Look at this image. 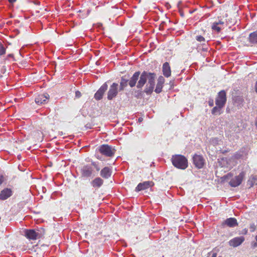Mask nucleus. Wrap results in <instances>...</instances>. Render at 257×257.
I'll return each mask as SVG.
<instances>
[{
	"mask_svg": "<svg viewBox=\"0 0 257 257\" xmlns=\"http://www.w3.org/2000/svg\"><path fill=\"white\" fill-rule=\"evenodd\" d=\"M155 77L156 74L154 73L144 71L141 73L140 71H137L128 80V85L131 87L136 85L137 88L142 89L148 81L144 91L147 94H150L154 90Z\"/></svg>",
	"mask_w": 257,
	"mask_h": 257,
	"instance_id": "1",
	"label": "nucleus"
},
{
	"mask_svg": "<svg viewBox=\"0 0 257 257\" xmlns=\"http://www.w3.org/2000/svg\"><path fill=\"white\" fill-rule=\"evenodd\" d=\"M171 162L174 167L181 170H185L188 166L187 158L181 155H173Z\"/></svg>",
	"mask_w": 257,
	"mask_h": 257,
	"instance_id": "2",
	"label": "nucleus"
},
{
	"mask_svg": "<svg viewBox=\"0 0 257 257\" xmlns=\"http://www.w3.org/2000/svg\"><path fill=\"white\" fill-rule=\"evenodd\" d=\"M100 153L107 157H112L114 156L115 150L108 145H102L98 149Z\"/></svg>",
	"mask_w": 257,
	"mask_h": 257,
	"instance_id": "3",
	"label": "nucleus"
},
{
	"mask_svg": "<svg viewBox=\"0 0 257 257\" xmlns=\"http://www.w3.org/2000/svg\"><path fill=\"white\" fill-rule=\"evenodd\" d=\"M118 84L116 83H113L109 87V90L107 93V98L109 100H112L115 98L118 92Z\"/></svg>",
	"mask_w": 257,
	"mask_h": 257,
	"instance_id": "4",
	"label": "nucleus"
},
{
	"mask_svg": "<svg viewBox=\"0 0 257 257\" xmlns=\"http://www.w3.org/2000/svg\"><path fill=\"white\" fill-rule=\"evenodd\" d=\"M226 93L224 90L220 91L216 98L215 104L221 107H224L226 102Z\"/></svg>",
	"mask_w": 257,
	"mask_h": 257,
	"instance_id": "5",
	"label": "nucleus"
},
{
	"mask_svg": "<svg viewBox=\"0 0 257 257\" xmlns=\"http://www.w3.org/2000/svg\"><path fill=\"white\" fill-rule=\"evenodd\" d=\"M244 176L245 173L244 172H241L238 175L230 180L229 182V185L233 187L239 186L241 183Z\"/></svg>",
	"mask_w": 257,
	"mask_h": 257,
	"instance_id": "6",
	"label": "nucleus"
},
{
	"mask_svg": "<svg viewBox=\"0 0 257 257\" xmlns=\"http://www.w3.org/2000/svg\"><path fill=\"white\" fill-rule=\"evenodd\" d=\"M193 162L195 167L198 169L202 168L205 164V160L201 155L195 154L192 157Z\"/></svg>",
	"mask_w": 257,
	"mask_h": 257,
	"instance_id": "7",
	"label": "nucleus"
},
{
	"mask_svg": "<svg viewBox=\"0 0 257 257\" xmlns=\"http://www.w3.org/2000/svg\"><path fill=\"white\" fill-rule=\"evenodd\" d=\"M80 172L82 177L88 178L91 176L94 171L92 166L87 164L81 168Z\"/></svg>",
	"mask_w": 257,
	"mask_h": 257,
	"instance_id": "8",
	"label": "nucleus"
},
{
	"mask_svg": "<svg viewBox=\"0 0 257 257\" xmlns=\"http://www.w3.org/2000/svg\"><path fill=\"white\" fill-rule=\"evenodd\" d=\"M26 237L32 240H35L41 236V233L39 231H36L34 229H26L25 230Z\"/></svg>",
	"mask_w": 257,
	"mask_h": 257,
	"instance_id": "9",
	"label": "nucleus"
},
{
	"mask_svg": "<svg viewBox=\"0 0 257 257\" xmlns=\"http://www.w3.org/2000/svg\"><path fill=\"white\" fill-rule=\"evenodd\" d=\"M107 87L108 86L106 82L104 83L95 93L94 98L97 100H101Z\"/></svg>",
	"mask_w": 257,
	"mask_h": 257,
	"instance_id": "10",
	"label": "nucleus"
},
{
	"mask_svg": "<svg viewBox=\"0 0 257 257\" xmlns=\"http://www.w3.org/2000/svg\"><path fill=\"white\" fill-rule=\"evenodd\" d=\"M49 98V95L48 94H40L35 98V101L37 104L41 105L45 104Z\"/></svg>",
	"mask_w": 257,
	"mask_h": 257,
	"instance_id": "11",
	"label": "nucleus"
},
{
	"mask_svg": "<svg viewBox=\"0 0 257 257\" xmlns=\"http://www.w3.org/2000/svg\"><path fill=\"white\" fill-rule=\"evenodd\" d=\"M154 185V183L152 181H145L143 183H139L137 187L136 188V191L139 192L141 190L148 189Z\"/></svg>",
	"mask_w": 257,
	"mask_h": 257,
	"instance_id": "12",
	"label": "nucleus"
},
{
	"mask_svg": "<svg viewBox=\"0 0 257 257\" xmlns=\"http://www.w3.org/2000/svg\"><path fill=\"white\" fill-rule=\"evenodd\" d=\"M244 241V237L242 236L234 237L229 241L230 246L234 247L240 245Z\"/></svg>",
	"mask_w": 257,
	"mask_h": 257,
	"instance_id": "13",
	"label": "nucleus"
},
{
	"mask_svg": "<svg viewBox=\"0 0 257 257\" xmlns=\"http://www.w3.org/2000/svg\"><path fill=\"white\" fill-rule=\"evenodd\" d=\"M248 149L247 148H242L234 154V158L236 159H243L248 155Z\"/></svg>",
	"mask_w": 257,
	"mask_h": 257,
	"instance_id": "14",
	"label": "nucleus"
},
{
	"mask_svg": "<svg viewBox=\"0 0 257 257\" xmlns=\"http://www.w3.org/2000/svg\"><path fill=\"white\" fill-rule=\"evenodd\" d=\"M12 195V191L11 189L5 188L0 192V200H5Z\"/></svg>",
	"mask_w": 257,
	"mask_h": 257,
	"instance_id": "15",
	"label": "nucleus"
},
{
	"mask_svg": "<svg viewBox=\"0 0 257 257\" xmlns=\"http://www.w3.org/2000/svg\"><path fill=\"white\" fill-rule=\"evenodd\" d=\"M223 225H226L229 227H234L238 225L237 220L235 218L231 217L226 219L222 223Z\"/></svg>",
	"mask_w": 257,
	"mask_h": 257,
	"instance_id": "16",
	"label": "nucleus"
},
{
	"mask_svg": "<svg viewBox=\"0 0 257 257\" xmlns=\"http://www.w3.org/2000/svg\"><path fill=\"white\" fill-rule=\"evenodd\" d=\"M164 81L165 79L163 76H161L158 78L156 87L155 89V92L159 93L162 91Z\"/></svg>",
	"mask_w": 257,
	"mask_h": 257,
	"instance_id": "17",
	"label": "nucleus"
},
{
	"mask_svg": "<svg viewBox=\"0 0 257 257\" xmlns=\"http://www.w3.org/2000/svg\"><path fill=\"white\" fill-rule=\"evenodd\" d=\"M111 169L108 167H105L101 170L100 175L104 179H108L111 176Z\"/></svg>",
	"mask_w": 257,
	"mask_h": 257,
	"instance_id": "18",
	"label": "nucleus"
},
{
	"mask_svg": "<svg viewBox=\"0 0 257 257\" xmlns=\"http://www.w3.org/2000/svg\"><path fill=\"white\" fill-rule=\"evenodd\" d=\"M163 72L164 75L168 77L171 76V71L169 64L168 62H165L163 65Z\"/></svg>",
	"mask_w": 257,
	"mask_h": 257,
	"instance_id": "19",
	"label": "nucleus"
},
{
	"mask_svg": "<svg viewBox=\"0 0 257 257\" xmlns=\"http://www.w3.org/2000/svg\"><path fill=\"white\" fill-rule=\"evenodd\" d=\"M103 183V180L100 177H96L91 182V184L94 188H99Z\"/></svg>",
	"mask_w": 257,
	"mask_h": 257,
	"instance_id": "20",
	"label": "nucleus"
},
{
	"mask_svg": "<svg viewBox=\"0 0 257 257\" xmlns=\"http://www.w3.org/2000/svg\"><path fill=\"white\" fill-rule=\"evenodd\" d=\"M248 41L252 44H257V30L249 34Z\"/></svg>",
	"mask_w": 257,
	"mask_h": 257,
	"instance_id": "21",
	"label": "nucleus"
},
{
	"mask_svg": "<svg viewBox=\"0 0 257 257\" xmlns=\"http://www.w3.org/2000/svg\"><path fill=\"white\" fill-rule=\"evenodd\" d=\"M127 84H128V79L125 78L124 77H122L120 79L119 91H121L123 90L127 86Z\"/></svg>",
	"mask_w": 257,
	"mask_h": 257,
	"instance_id": "22",
	"label": "nucleus"
},
{
	"mask_svg": "<svg viewBox=\"0 0 257 257\" xmlns=\"http://www.w3.org/2000/svg\"><path fill=\"white\" fill-rule=\"evenodd\" d=\"M223 107H221L219 105H216V106L214 107L212 110L211 113L213 115H219L221 113V109Z\"/></svg>",
	"mask_w": 257,
	"mask_h": 257,
	"instance_id": "23",
	"label": "nucleus"
},
{
	"mask_svg": "<svg viewBox=\"0 0 257 257\" xmlns=\"http://www.w3.org/2000/svg\"><path fill=\"white\" fill-rule=\"evenodd\" d=\"M211 28L213 31H216L217 33H219L220 31L224 28V27L219 26L217 23H213L212 24Z\"/></svg>",
	"mask_w": 257,
	"mask_h": 257,
	"instance_id": "24",
	"label": "nucleus"
},
{
	"mask_svg": "<svg viewBox=\"0 0 257 257\" xmlns=\"http://www.w3.org/2000/svg\"><path fill=\"white\" fill-rule=\"evenodd\" d=\"M6 48H5L4 45L0 42V56H2L6 54Z\"/></svg>",
	"mask_w": 257,
	"mask_h": 257,
	"instance_id": "25",
	"label": "nucleus"
},
{
	"mask_svg": "<svg viewBox=\"0 0 257 257\" xmlns=\"http://www.w3.org/2000/svg\"><path fill=\"white\" fill-rule=\"evenodd\" d=\"M196 40L199 42H205V38L201 35L197 36L196 37Z\"/></svg>",
	"mask_w": 257,
	"mask_h": 257,
	"instance_id": "26",
	"label": "nucleus"
},
{
	"mask_svg": "<svg viewBox=\"0 0 257 257\" xmlns=\"http://www.w3.org/2000/svg\"><path fill=\"white\" fill-rule=\"evenodd\" d=\"M92 167L95 168L96 171H98L100 170V168L98 166V164L95 162H92L91 164L90 165Z\"/></svg>",
	"mask_w": 257,
	"mask_h": 257,
	"instance_id": "27",
	"label": "nucleus"
},
{
	"mask_svg": "<svg viewBox=\"0 0 257 257\" xmlns=\"http://www.w3.org/2000/svg\"><path fill=\"white\" fill-rule=\"evenodd\" d=\"M217 252L213 250L208 253L207 257H217Z\"/></svg>",
	"mask_w": 257,
	"mask_h": 257,
	"instance_id": "28",
	"label": "nucleus"
},
{
	"mask_svg": "<svg viewBox=\"0 0 257 257\" xmlns=\"http://www.w3.org/2000/svg\"><path fill=\"white\" fill-rule=\"evenodd\" d=\"M256 228V225L254 223H251L249 225V229L251 232H253Z\"/></svg>",
	"mask_w": 257,
	"mask_h": 257,
	"instance_id": "29",
	"label": "nucleus"
},
{
	"mask_svg": "<svg viewBox=\"0 0 257 257\" xmlns=\"http://www.w3.org/2000/svg\"><path fill=\"white\" fill-rule=\"evenodd\" d=\"M232 176V174L231 173H228L226 175L223 176L224 179H229Z\"/></svg>",
	"mask_w": 257,
	"mask_h": 257,
	"instance_id": "30",
	"label": "nucleus"
},
{
	"mask_svg": "<svg viewBox=\"0 0 257 257\" xmlns=\"http://www.w3.org/2000/svg\"><path fill=\"white\" fill-rule=\"evenodd\" d=\"M218 140L216 138H214V139H213L212 140V143L214 145H216L217 144H218Z\"/></svg>",
	"mask_w": 257,
	"mask_h": 257,
	"instance_id": "31",
	"label": "nucleus"
},
{
	"mask_svg": "<svg viewBox=\"0 0 257 257\" xmlns=\"http://www.w3.org/2000/svg\"><path fill=\"white\" fill-rule=\"evenodd\" d=\"M81 92L79 91H76L75 92V96L77 98H79L81 96Z\"/></svg>",
	"mask_w": 257,
	"mask_h": 257,
	"instance_id": "32",
	"label": "nucleus"
},
{
	"mask_svg": "<svg viewBox=\"0 0 257 257\" xmlns=\"http://www.w3.org/2000/svg\"><path fill=\"white\" fill-rule=\"evenodd\" d=\"M214 23H217L218 25H219V26H222V27H223L224 24V22L221 21H219L217 22H214Z\"/></svg>",
	"mask_w": 257,
	"mask_h": 257,
	"instance_id": "33",
	"label": "nucleus"
},
{
	"mask_svg": "<svg viewBox=\"0 0 257 257\" xmlns=\"http://www.w3.org/2000/svg\"><path fill=\"white\" fill-rule=\"evenodd\" d=\"M4 176L0 175V185L4 182Z\"/></svg>",
	"mask_w": 257,
	"mask_h": 257,
	"instance_id": "34",
	"label": "nucleus"
},
{
	"mask_svg": "<svg viewBox=\"0 0 257 257\" xmlns=\"http://www.w3.org/2000/svg\"><path fill=\"white\" fill-rule=\"evenodd\" d=\"M214 103H213V100H212L211 101H209V105L210 106H212L213 105Z\"/></svg>",
	"mask_w": 257,
	"mask_h": 257,
	"instance_id": "35",
	"label": "nucleus"
},
{
	"mask_svg": "<svg viewBox=\"0 0 257 257\" xmlns=\"http://www.w3.org/2000/svg\"><path fill=\"white\" fill-rule=\"evenodd\" d=\"M96 157L99 160H101L102 159H101V157L100 155H99L98 154L96 155Z\"/></svg>",
	"mask_w": 257,
	"mask_h": 257,
	"instance_id": "36",
	"label": "nucleus"
},
{
	"mask_svg": "<svg viewBox=\"0 0 257 257\" xmlns=\"http://www.w3.org/2000/svg\"><path fill=\"white\" fill-rule=\"evenodd\" d=\"M237 99H238V100H239V101H240L241 102H243V99H242V97H238Z\"/></svg>",
	"mask_w": 257,
	"mask_h": 257,
	"instance_id": "37",
	"label": "nucleus"
},
{
	"mask_svg": "<svg viewBox=\"0 0 257 257\" xmlns=\"http://www.w3.org/2000/svg\"><path fill=\"white\" fill-rule=\"evenodd\" d=\"M143 120V118L142 117H139L138 118V122L140 123L142 122Z\"/></svg>",
	"mask_w": 257,
	"mask_h": 257,
	"instance_id": "38",
	"label": "nucleus"
},
{
	"mask_svg": "<svg viewBox=\"0 0 257 257\" xmlns=\"http://www.w3.org/2000/svg\"><path fill=\"white\" fill-rule=\"evenodd\" d=\"M254 89L256 93H257V81L255 82Z\"/></svg>",
	"mask_w": 257,
	"mask_h": 257,
	"instance_id": "39",
	"label": "nucleus"
},
{
	"mask_svg": "<svg viewBox=\"0 0 257 257\" xmlns=\"http://www.w3.org/2000/svg\"><path fill=\"white\" fill-rule=\"evenodd\" d=\"M166 7H167L168 9H169V8H171V6H170V5L169 4H168V3H167V4H166Z\"/></svg>",
	"mask_w": 257,
	"mask_h": 257,
	"instance_id": "40",
	"label": "nucleus"
},
{
	"mask_svg": "<svg viewBox=\"0 0 257 257\" xmlns=\"http://www.w3.org/2000/svg\"><path fill=\"white\" fill-rule=\"evenodd\" d=\"M13 57V55L12 54H9L8 56H7V57L8 58H10V57Z\"/></svg>",
	"mask_w": 257,
	"mask_h": 257,
	"instance_id": "41",
	"label": "nucleus"
},
{
	"mask_svg": "<svg viewBox=\"0 0 257 257\" xmlns=\"http://www.w3.org/2000/svg\"><path fill=\"white\" fill-rule=\"evenodd\" d=\"M9 2L11 3H13L16 1V0H9Z\"/></svg>",
	"mask_w": 257,
	"mask_h": 257,
	"instance_id": "42",
	"label": "nucleus"
},
{
	"mask_svg": "<svg viewBox=\"0 0 257 257\" xmlns=\"http://www.w3.org/2000/svg\"><path fill=\"white\" fill-rule=\"evenodd\" d=\"M222 161H224V158L222 159Z\"/></svg>",
	"mask_w": 257,
	"mask_h": 257,
	"instance_id": "43",
	"label": "nucleus"
},
{
	"mask_svg": "<svg viewBox=\"0 0 257 257\" xmlns=\"http://www.w3.org/2000/svg\"><path fill=\"white\" fill-rule=\"evenodd\" d=\"M218 257H223V256H222L220 255V256H218Z\"/></svg>",
	"mask_w": 257,
	"mask_h": 257,
	"instance_id": "44",
	"label": "nucleus"
}]
</instances>
